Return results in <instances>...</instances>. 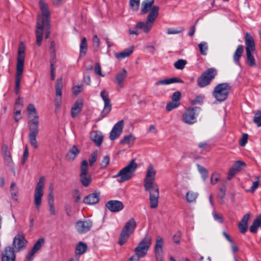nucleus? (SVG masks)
I'll use <instances>...</instances> for the list:
<instances>
[{"label":"nucleus","instance_id":"nucleus-1","mask_svg":"<svg viewBox=\"0 0 261 261\" xmlns=\"http://www.w3.org/2000/svg\"><path fill=\"white\" fill-rule=\"evenodd\" d=\"M156 171L152 165L148 166L144 178L145 190L149 193L150 207L155 208L158 206L159 188L155 181Z\"/></svg>","mask_w":261,"mask_h":261},{"label":"nucleus","instance_id":"nucleus-2","mask_svg":"<svg viewBox=\"0 0 261 261\" xmlns=\"http://www.w3.org/2000/svg\"><path fill=\"white\" fill-rule=\"evenodd\" d=\"M39 4L42 15L41 16H38L37 18L36 37V43L38 46H40L43 39V29L44 26L47 25L50 11L47 5L44 2L40 0Z\"/></svg>","mask_w":261,"mask_h":261},{"label":"nucleus","instance_id":"nucleus-3","mask_svg":"<svg viewBox=\"0 0 261 261\" xmlns=\"http://www.w3.org/2000/svg\"><path fill=\"white\" fill-rule=\"evenodd\" d=\"M159 7L158 6H153L151 10L149 12L145 22L140 21L136 24L137 29L142 30L143 31L147 34L151 29L154 22L159 15Z\"/></svg>","mask_w":261,"mask_h":261},{"label":"nucleus","instance_id":"nucleus-4","mask_svg":"<svg viewBox=\"0 0 261 261\" xmlns=\"http://www.w3.org/2000/svg\"><path fill=\"white\" fill-rule=\"evenodd\" d=\"M138 167V164L133 159L124 168L121 169L119 172L114 176V177H120L118 181L120 183L124 182L129 180L133 177Z\"/></svg>","mask_w":261,"mask_h":261},{"label":"nucleus","instance_id":"nucleus-5","mask_svg":"<svg viewBox=\"0 0 261 261\" xmlns=\"http://www.w3.org/2000/svg\"><path fill=\"white\" fill-rule=\"evenodd\" d=\"M137 225V223L134 218H131L126 222L119 238L118 244L120 245H123L127 242L130 235L134 231Z\"/></svg>","mask_w":261,"mask_h":261},{"label":"nucleus","instance_id":"nucleus-6","mask_svg":"<svg viewBox=\"0 0 261 261\" xmlns=\"http://www.w3.org/2000/svg\"><path fill=\"white\" fill-rule=\"evenodd\" d=\"M231 87L227 83L218 84L214 88L213 95L219 101H223L228 97Z\"/></svg>","mask_w":261,"mask_h":261},{"label":"nucleus","instance_id":"nucleus-7","mask_svg":"<svg viewBox=\"0 0 261 261\" xmlns=\"http://www.w3.org/2000/svg\"><path fill=\"white\" fill-rule=\"evenodd\" d=\"M29 140L32 147L36 149L38 147L37 136L39 134V121L30 120L29 122Z\"/></svg>","mask_w":261,"mask_h":261},{"label":"nucleus","instance_id":"nucleus-8","mask_svg":"<svg viewBox=\"0 0 261 261\" xmlns=\"http://www.w3.org/2000/svg\"><path fill=\"white\" fill-rule=\"evenodd\" d=\"M217 75V71L214 68H210L204 71L197 79V84L200 87L208 85Z\"/></svg>","mask_w":261,"mask_h":261},{"label":"nucleus","instance_id":"nucleus-9","mask_svg":"<svg viewBox=\"0 0 261 261\" xmlns=\"http://www.w3.org/2000/svg\"><path fill=\"white\" fill-rule=\"evenodd\" d=\"M151 244V238L148 234L139 243L138 245L135 248V254L139 257H144L147 254Z\"/></svg>","mask_w":261,"mask_h":261},{"label":"nucleus","instance_id":"nucleus-10","mask_svg":"<svg viewBox=\"0 0 261 261\" xmlns=\"http://www.w3.org/2000/svg\"><path fill=\"white\" fill-rule=\"evenodd\" d=\"M88 163L87 160H84L80 166V179L82 185L85 187H88L92 181L91 176L88 174Z\"/></svg>","mask_w":261,"mask_h":261},{"label":"nucleus","instance_id":"nucleus-11","mask_svg":"<svg viewBox=\"0 0 261 261\" xmlns=\"http://www.w3.org/2000/svg\"><path fill=\"white\" fill-rule=\"evenodd\" d=\"M200 111V108L198 107L187 109L182 115V121L190 125L195 123L196 122V117Z\"/></svg>","mask_w":261,"mask_h":261},{"label":"nucleus","instance_id":"nucleus-12","mask_svg":"<svg viewBox=\"0 0 261 261\" xmlns=\"http://www.w3.org/2000/svg\"><path fill=\"white\" fill-rule=\"evenodd\" d=\"M44 181V176L40 177L35 190L34 204L37 209H39L41 204L42 197L43 195Z\"/></svg>","mask_w":261,"mask_h":261},{"label":"nucleus","instance_id":"nucleus-13","mask_svg":"<svg viewBox=\"0 0 261 261\" xmlns=\"http://www.w3.org/2000/svg\"><path fill=\"white\" fill-rule=\"evenodd\" d=\"M100 96L104 101V107L100 113V118L98 119L97 121L106 117L112 110V105L111 103V100L109 97L108 92L105 90H102L100 92Z\"/></svg>","mask_w":261,"mask_h":261},{"label":"nucleus","instance_id":"nucleus-14","mask_svg":"<svg viewBox=\"0 0 261 261\" xmlns=\"http://www.w3.org/2000/svg\"><path fill=\"white\" fill-rule=\"evenodd\" d=\"M93 226V221L89 219L79 220L75 223L76 230L80 234H84L90 231Z\"/></svg>","mask_w":261,"mask_h":261},{"label":"nucleus","instance_id":"nucleus-15","mask_svg":"<svg viewBox=\"0 0 261 261\" xmlns=\"http://www.w3.org/2000/svg\"><path fill=\"white\" fill-rule=\"evenodd\" d=\"M28 241L23 233L17 234L13 239L12 246L14 250L17 252L25 248Z\"/></svg>","mask_w":261,"mask_h":261},{"label":"nucleus","instance_id":"nucleus-16","mask_svg":"<svg viewBox=\"0 0 261 261\" xmlns=\"http://www.w3.org/2000/svg\"><path fill=\"white\" fill-rule=\"evenodd\" d=\"M63 87L62 78L60 77L57 81L56 88V97L55 98V105L56 107V111L60 107L62 101V89Z\"/></svg>","mask_w":261,"mask_h":261},{"label":"nucleus","instance_id":"nucleus-17","mask_svg":"<svg viewBox=\"0 0 261 261\" xmlns=\"http://www.w3.org/2000/svg\"><path fill=\"white\" fill-rule=\"evenodd\" d=\"M2 152L5 165L11 168L14 171V163L12 161L11 153L7 144H3L2 147Z\"/></svg>","mask_w":261,"mask_h":261},{"label":"nucleus","instance_id":"nucleus-18","mask_svg":"<svg viewBox=\"0 0 261 261\" xmlns=\"http://www.w3.org/2000/svg\"><path fill=\"white\" fill-rule=\"evenodd\" d=\"M25 58V47L23 43L19 44L17 58L16 70H23L24 61Z\"/></svg>","mask_w":261,"mask_h":261},{"label":"nucleus","instance_id":"nucleus-19","mask_svg":"<svg viewBox=\"0 0 261 261\" xmlns=\"http://www.w3.org/2000/svg\"><path fill=\"white\" fill-rule=\"evenodd\" d=\"M15 252L13 247L6 246L1 253L2 261H15Z\"/></svg>","mask_w":261,"mask_h":261},{"label":"nucleus","instance_id":"nucleus-20","mask_svg":"<svg viewBox=\"0 0 261 261\" xmlns=\"http://www.w3.org/2000/svg\"><path fill=\"white\" fill-rule=\"evenodd\" d=\"M124 121L121 120L117 122L113 126L110 133L109 138L111 140L117 139L121 134L123 128Z\"/></svg>","mask_w":261,"mask_h":261},{"label":"nucleus","instance_id":"nucleus-21","mask_svg":"<svg viewBox=\"0 0 261 261\" xmlns=\"http://www.w3.org/2000/svg\"><path fill=\"white\" fill-rule=\"evenodd\" d=\"M106 207L111 212L117 213L123 209L124 205L120 201L111 200L106 203Z\"/></svg>","mask_w":261,"mask_h":261},{"label":"nucleus","instance_id":"nucleus-22","mask_svg":"<svg viewBox=\"0 0 261 261\" xmlns=\"http://www.w3.org/2000/svg\"><path fill=\"white\" fill-rule=\"evenodd\" d=\"M163 245L164 243L162 238L158 236L156 238L154 248L156 261H163Z\"/></svg>","mask_w":261,"mask_h":261},{"label":"nucleus","instance_id":"nucleus-23","mask_svg":"<svg viewBox=\"0 0 261 261\" xmlns=\"http://www.w3.org/2000/svg\"><path fill=\"white\" fill-rule=\"evenodd\" d=\"M127 75V71L124 68L122 69L116 74L115 77L113 79V81L116 84L118 89L123 87Z\"/></svg>","mask_w":261,"mask_h":261},{"label":"nucleus","instance_id":"nucleus-24","mask_svg":"<svg viewBox=\"0 0 261 261\" xmlns=\"http://www.w3.org/2000/svg\"><path fill=\"white\" fill-rule=\"evenodd\" d=\"M245 165V163L243 161H238L236 162L228 173L227 179L230 180L232 177L237 174V173L241 171Z\"/></svg>","mask_w":261,"mask_h":261},{"label":"nucleus","instance_id":"nucleus-25","mask_svg":"<svg viewBox=\"0 0 261 261\" xmlns=\"http://www.w3.org/2000/svg\"><path fill=\"white\" fill-rule=\"evenodd\" d=\"M45 240L44 238H40L35 243L33 248L28 252L26 258L28 261L31 260L34 254L41 248L42 245L44 243Z\"/></svg>","mask_w":261,"mask_h":261},{"label":"nucleus","instance_id":"nucleus-26","mask_svg":"<svg viewBox=\"0 0 261 261\" xmlns=\"http://www.w3.org/2000/svg\"><path fill=\"white\" fill-rule=\"evenodd\" d=\"M100 192H93L87 195L83 199V202L87 205H92L99 202Z\"/></svg>","mask_w":261,"mask_h":261},{"label":"nucleus","instance_id":"nucleus-27","mask_svg":"<svg viewBox=\"0 0 261 261\" xmlns=\"http://www.w3.org/2000/svg\"><path fill=\"white\" fill-rule=\"evenodd\" d=\"M245 42L246 45V52H251L255 49V43L252 36L249 33L245 36Z\"/></svg>","mask_w":261,"mask_h":261},{"label":"nucleus","instance_id":"nucleus-28","mask_svg":"<svg viewBox=\"0 0 261 261\" xmlns=\"http://www.w3.org/2000/svg\"><path fill=\"white\" fill-rule=\"evenodd\" d=\"M250 215L249 214H246L242 218L241 220L238 224V227L242 233H245L248 227V221L250 219Z\"/></svg>","mask_w":261,"mask_h":261},{"label":"nucleus","instance_id":"nucleus-29","mask_svg":"<svg viewBox=\"0 0 261 261\" xmlns=\"http://www.w3.org/2000/svg\"><path fill=\"white\" fill-rule=\"evenodd\" d=\"M175 83H184V82L179 77H173L158 81L155 83V85L159 86L160 85H169Z\"/></svg>","mask_w":261,"mask_h":261},{"label":"nucleus","instance_id":"nucleus-30","mask_svg":"<svg viewBox=\"0 0 261 261\" xmlns=\"http://www.w3.org/2000/svg\"><path fill=\"white\" fill-rule=\"evenodd\" d=\"M90 138L95 143L96 146L99 147L102 142L103 136L100 132L94 131L91 133Z\"/></svg>","mask_w":261,"mask_h":261},{"label":"nucleus","instance_id":"nucleus-31","mask_svg":"<svg viewBox=\"0 0 261 261\" xmlns=\"http://www.w3.org/2000/svg\"><path fill=\"white\" fill-rule=\"evenodd\" d=\"M80 150L75 145H73L67 152L66 158L68 161H72L79 154Z\"/></svg>","mask_w":261,"mask_h":261},{"label":"nucleus","instance_id":"nucleus-32","mask_svg":"<svg viewBox=\"0 0 261 261\" xmlns=\"http://www.w3.org/2000/svg\"><path fill=\"white\" fill-rule=\"evenodd\" d=\"M83 102L77 100L75 101L71 108V115L72 117L75 118L81 112L83 107Z\"/></svg>","mask_w":261,"mask_h":261},{"label":"nucleus","instance_id":"nucleus-33","mask_svg":"<svg viewBox=\"0 0 261 261\" xmlns=\"http://www.w3.org/2000/svg\"><path fill=\"white\" fill-rule=\"evenodd\" d=\"M154 3V0H145L142 3V8L141 12L144 14L147 13L150 10H151L152 6Z\"/></svg>","mask_w":261,"mask_h":261},{"label":"nucleus","instance_id":"nucleus-34","mask_svg":"<svg viewBox=\"0 0 261 261\" xmlns=\"http://www.w3.org/2000/svg\"><path fill=\"white\" fill-rule=\"evenodd\" d=\"M243 51V46L242 45H239L233 54V61L234 63L238 65H240V59L242 56Z\"/></svg>","mask_w":261,"mask_h":261},{"label":"nucleus","instance_id":"nucleus-35","mask_svg":"<svg viewBox=\"0 0 261 261\" xmlns=\"http://www.w3.org/2000/svg\"><path fill=\"white\" fill-rule=\"evenodd\" d=\"M133 47L126 48L120 53H116L115 56L118 60H122L129 56L133 53Z\"/></svg>","mask_w":261,"mask_h":261},{"label":"nucleus","instance_id":"nucleus-36","mask_svg":"<svg viewBox=\"0 0 261 261\" xmlns=\"http://www.w3.org/2000/svg\"><path fill=\"white\" fill-rule=\"evenodd\" d=\"M261 226V214L258 215L256 219H255L250 226L249 230L252 233H256L258 228Z\"/></svg>","mask_w":261,"mask_h":261},{"label":"nucleus","instance_id":"nucleus-37","mask_svg":"<svg viewBox=\"0 0 261 261\" xmlns=\"http://www.w3.org/2000/svg\"><path fill=\"white\" fill-rule=\"evenodd\" d=\"M27 113L30 117H33L31 120H38L39 116L37 114L36 108L33 104H29L27 108Z\"/></svg>","mask_w":261,"mask_h":261},{"label":"nucleus","instance_id":"nucleus-38","mask_svg":"<svg viewBox=\"0 0 261 261\" xmlns=\"http://www.w3.org/2000/svg\"><path fill=\"white\" fill-rule=\"evenodd\" d=\"M23 70H16V74L15 77V93L16 94H18L19 92L20 84L21 75L22 74Z\"/></svg>","mask_w":261,"mask_h":261},{"label":"nucleus","instance_id":"nucleus-39","mask_svg":"<svg viewBox=\"0 0 261 261\" xmlns=\"http://www.w3.org/2000/svg\"><path fill=\"white\" fill-rule=\"evenodd\" d=\"M87 249V245L85 243L80 242L77 243L75 247V253L79 255L86 252Z\"/></svg>","mask_w":261,"mask_h":261},{"label":"nucleus","instance_id":"nucleus-40","mask_svg":"<svg viewBox=\"0 0 261 261\" xmlns=\"http://www.w3.org/2000/svg\"><path fill=\"white\" fill-rule=\"evenodd\" d=\"M87 50V40L85 37L83 38L80 43V56L82 57L84 56Z\"/></svg>","mask_w":261,"mask_h":261},{"label":"nucleus","instance_id":"nucleus-41","mask_svg":"<svg viewBox=\"0 0 261 261\" xmlns=\"http://www.w3.org/2000/svg\"><path fill=\"white\" fill-rule=\"evenodd\" d=\"M198 193L193 191H188L186 195V199L189 203L195 202L197 198Z\"/></svg>","mask_w":261,"mask_h":261},{"label":"nucleus","instance_id":"nucleus-42","mask_svg":"<svg viewBox=\"0 0 261 261\" xmlns=\"http://www.w3.org/2000/svg\"><path fill=\"white\" fill-rule=\"evenodd\" d=\"M197 169L201 175L202 178L204 181L206 180L208 177V171L207 169L199 164H197Z\"/></svg>","mask_w":261,"mask_h":261},{"label":"nucleus","instance_id":"nucleus-43","mask_svg":"<svg viewBox=\"0 0 261 261\" xmlns=\"http://www.w3.org/2000/svg\"><path fill=\"white\" fill-rule=\"evenodd\" d=\"M198 45L200 54L203 56H206L208 50L207 43L205 41H202L199 43Z\"/></svg>","mask_w":261,"mask_h":261},{"label":"nucleus","instance_id":"nucleus-44","mask_svg":"<svg viewBox=\"0 0 261 261\" xmlns=\"http://www.w3.org/2000/svg\"><path fill=\"white\" fill-rule=\"evenodd\" d=\"M247 63L250 67H253L256 65L254 57L252 55L251 52L246 53Z\"/></svg>","mask_w":261,"mask_h":261},{"label":"nucleus","instance_id":"nucleus-45","mask_svg":"<svg viewBox=\"0 0 261 261\" xmlns=\"http://www.w3.org/2000/svg\"><path fill=\"white\" fill-rule=\"evenodd\" d=\"M187 62L186 60L179 59L174 63V67L177 69L182 70L183 69Z\"/></svg>","mask_w":261,"mask_h":261},{"label":"nucleus","instance_id":"nucleus-46","mask_svg":"<svg viewBox=\"0 0 261 261\" xmlns=\"http://www.w3.org/2000/svg\"><path fill=\"white\" fill-rule=\"evenodd\" d=\"M253 122L256 124L258 127L261 126V111H257L253 118Z\"/></svg>","mask_w":261,"mask_h":261},{"label":"nucleus","instance_id":"nucleus-47","mask_svg":"<svg viewBox=\"0 0 261 261\" xmlns=\"http://www.w3.org/2000/svg\"><path fill=\"white\" fill-rule=\"evenodd\" d=\"M10 191L12 198L17 196L18 194V189L15 182L11 183L10 188Z\"/></svg>","mask_w":261,"mask_h":261},{"label":"nucleus","instance_id":"nucleus-48","mask_svg":"<svg viewBox=\"0 0 261 261\" xmlns=\"http://www.w3.org/2000/svg\"><path fill=\"white\" fill-rule=\"evenodd\" d=\"M135 139V138L134 137V136L130 134L128 135L124 136L120 141V144H129L130 141L134 140Z\"/></svg>","mask_w":261,"mask_h":261},{"label":"nucleus","instance_id":"nucleus-49","mask_svg":"<svg viewBox=\"0 0 261 261\" xmlns=\"http://www.w3.org/2000/svg\"><path fill=\"white\" fill-rule=\"evenodd\" d=\"M180 105V102H177L176 101H174L171 100L170 102H168L166 107V109L167 111H171L177 108Z\"/></svg>","mask_w":261,"mask_h":261},{"label":"nucleus","instance_id":"nucleus-50","mask_svg":"<svg viewBox=\"0 0 261 261\" xmlns=\"http://www.w3.org/2000/svg\"><path fill=\"white\" fill-rule=\"evenodd\" d=\"M72 197L74 199V201L75 203H79L81 199V193L77 189H74L72 191Z\"/></svg>","mask_w":261,"mask_h":261},{"label":"nucleus","instance_id":"nucleus-51","mask_svg":"<svg viewBox=\"0 0 261 261\" xmlns=\"http://www.w3.org/2000/svg\"><path fill=\"white\" fill-rule=\"evenodd\" d=\"M98 152L97 150L93 151L90 155L89 159V165L92 166L96 161L97 159Z\"/></svg>","mask_w":261,"mask_h":261},{"label":"nucleus","instance_id":"nucleus-52","mask_svg":"<svg viewBox=\"0 0 261 261\" xmlns=\"http://www.w3.org/2000/svg\"><path fill=\"white\" fill-rule=\"evenodd\" d=\"M110 159L109 155H107L103 157V159L101 161L100 164V167L101 169L106 168L107 166L109 164Z\"/></svg>","mask_w":261,"mask_h":261},{"label":"nucleus","instance_id":"nucleus-53","mask_svg":"<svg viewBox=\"0 0 261 261\" xmlns=\"http://www.w3.org/2000/svg\"><path fill=\"white\" fill-rule=\"evenodd\" d=\"M129 5L134 11H137L140 5V0H130Z\"/></svg>","mask_w":261,"mask_h":261},{"label":"nucleus","instance_id":"nucleus-54","mask_svg":"<svg viewBox=\"0 0 261 261\" xmlns=\"http://www.w3.org/2000/svg\"><path fill=\"white\" fill-rule=\"evenodd\" d=\"M181 94L180 92L177 91L174 92L172 95L171 99L172 101H176L177 102H180L179 100L181 98Z\"/></svg>","mask_w":261,"mask_h":261},{"label":"nucleus","instance_id":"nucleus-55","mask_svg":"<svg viewBox=\"0 0 261 261\" xmlns=\"http://www.w3.org/2000/svg\"><path fill=\"white\" fill-rule=\"evenodd\" d=\"M50 14L48 15V22L47 25L44 26V27L43 29V30H44V31H45L46 39L48 38L49 37V35H50V31H49V29H50L49 22H50Z\"/></svg>","mask_w":261,"mask_h":261},{"label":"nucleus","instance_id":"nucleus-56","mask_svg":"<svg viewBox=\"0 0 261 261\" xmlns=\"http://www.w3.org/2000/svg\"><path fill=\"white\" fill-rule=\"evenodd\" d=\"M94 72L96 74L100 75L102 77L105 76V74L102 73L101 70V66L99 63L97 62L95 63V67H94Z\"/></svg>","mask_w":261,"mask_h":261},{"label":"nucleus","instance_id":"nucleus-57","mask_svg":"<svg viewBox=\"0 0 261 261\" xmlns=\"http://www.w3.org/2000/svg\"><path fill=\"white\" fill-rule=\"evenodd\" d=\"M213 216L215 220L217 222L222 223L223 222V216L220 214H218L216 212L214 211L213 212Z\"/></svg>","mask_w":261,"mask_h":261},{"label":"nucleus","instance_id":"nucleus-58","mask_svg":"<svg viewBox=\"0 0 261 261\" xmlns=\"http://www.w3.org/2000/svg\"><path fill=\"white\" fill-rule=\"evenodd\" d=\"M184 28L181 27L179 28V30L174 29L172 28H169L167 30V34H176L180 33H181L184 31Z\"/></svg>","mask_w":261,"mask_h":261},{"label":"nucleus","instance_id":"nucleus-59","mask_svg":"<svg viewBox=\"0 0 261 261\" xmlns=\"http://www.w3.org/2000/svg\"><path fill=\"white\" fill-rule=\"evenodd\" d=\"M220 179L218 174L216 172L213 173L211 175V183L215 185Z\"/></svg>","mask_w":261,"mask_h":261},{"label":"nucleus","instance_id":"nucleus-60","mask_svg":"<svg viewBox=\"0 0 261 261\" xmlns=\"http://www.w3.org/2000/svg\"><path fill=\"white\" fill-rule=\"evenodd\" d=\"M82 89H83V85H82L75 86L72 88V92L74 95H77L82 91Z\"/></svg>","mask_w":261,"mask_h":261},{"label":"nucleus","instance_id":"nucleus-61","mask_svg":"<svg viewBox=\"0 0 261 261\" xmlns=\"http://www.w3.org/2000/svg\"><path fill=\"white\" fill-rule=\"evenodd\" d=\"M248 136V134L245 133L243 134L242 137L240 141V145L241 146H244L247 143Z\"/></svg>","mask_w":261,"mask_h":261},{"label":"nucleus","instance_id":"nucleus-62","mask_svg":"<svg viewBox=\"0 0 261 261\" xmlns=\"http://www.w3.org/2000/svg\"><path fill=\"white\" fill-rule=\"evenodd\" d=\"M181 236V232L180 231H178L173 236V241L176 244H179L180 243V238Z\"/></svg>","mask_w":261,"mask_h":261},{"label":"nucleus","instance_id":"nucleus-63","mask_svg":"<svg viewBox=\"0 0 261 261\" xmlns=\"http://www.w3.org/2000/svg\"><path fill=\"white\" fill-rule=\"evenodd\" d=\"M259 186V181L257 180L253 182L252 186L250 189L246 190L248 192L253 193Z\"/></svg>","mask_w":261,"mask_h":261},{"label":"nucleus","instance_id":"nucleus-64","mask_svg":"<svg viewBox=\"0 0 261 261\" xmlns=\"http://www.w3.org/2000/svg\"><path fill=\"white\" fill-rule=\"evenodd\" d=\"M226 195V189L225 188H220L219 193L218 194V197L221 199H223Z\"/></svg>","mask_w":261,"mask_h":261}]
</instances>
